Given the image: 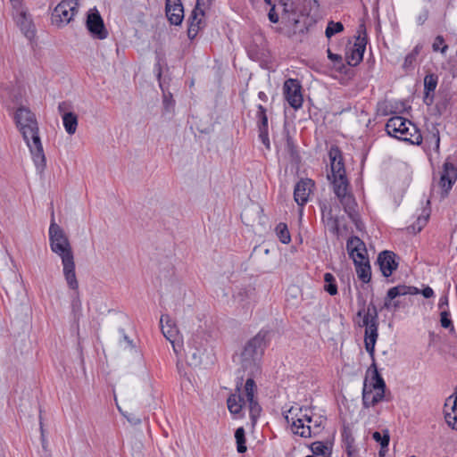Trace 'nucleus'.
Returning <instances> with one entry per match:
<instances>
[{
    "label": "nucleus",
    "mask_w": 457,
    "mask_h": 457,
    "mask_svg": "<svg viewBox=\"0 0 457 457\" xmlns=\"http://www.w3.org/2000/svg\"><path fill=\"white\" fill-rule=\"evenodd\" d=\"M364 301H362L361 308L358 311L357 315L359 317L363 316V326L367 327L370 326L371 323L378 322V313L377 307L373 303H370L368 305L367 311L365 312L364 309Z\"/></svg>",
    "instance_id": "obj_23"
},
{
    "label": "nucleus",
    "mask_w": 457,
    "mask_h": 457,
    "mask_svg": "<svg viewBox=\"0 0 457 457\" xmlns=\"http://www.w3.org/2000/svg\"><path fill=\"white\" fill-rule=\"evenodd\" d=\"M411 457H415L414 455L411 456Z\"/></svg>",
    "instance_id": "obj_63"
},
{
    "label": "nucleus",
    "mask_w": 457,
    "mask_h": 457,
    "mask_svg": "<svg viewBox=\"0 0 457 457\" xmlns=\"http://www.w3.org/2000/svg\"><path fill=\"white\" fill-rule=\"evenodd\" d=\"M395 256L394 252L387 250L378 254L377 262L384 277L388 278L397 269L398 263L395 262Z\"/></svg>",
    "instance_id": "obj_13"
},
{
    "label": "nucleus",
    "mask_w": 457,
    "mask_h": 457,
    "mask_svg": "<svg viewBox=\"0 0 457 457\" xmlns=\"http://www.w3.org/2000/svg\"><path fill=\"white\" fill-rule=\"evenodd\" d=\"M384 448H381V450L379 451V455L380 456H384V452L382 451Z\"/></svg>",
    "instance_id": "obj_61"
},
{
    "label": "nucleus",
    "mask_w": 457,
    "mask_h": 457,
    "mask_svg": "<svg viewBox=\"0 0 457 457\" xmlns=\"http://www.w3.org/2000/svg\"><path fill=\"white\" fill-rule=\"evenodd\" d=\"M370 370H373V371L371 376V382L369 385L373 386L374 389L386 388V383L381 375L378 373L376 362L371 363Z\"/></svg>",
    "instance_id": "obj_28"
},
{
    "label": "nucleus",
    "mask_w": 457,
    "mask_h": 457,
    "mask_svg": "<svg viewBox=\"0 0 457 457\" xmlns=\"http://www.w3.org/2000/svg\"><path fill=\"white\" fill-rule=\"evenodd\" d=\"M16 14V22L20 27L22 33L29 39H31L35 36V26L32 21L31 16L28 13L25 7L21 10L14 11Z\"/></svg>",
    "instance_id": "obj_14"
},
{
    "label": "nucleus",
    "mask_w": 457,
    "mask_h": 457,
    "mask_svg": "<svg viewBox=\"0 0 457 457\" xmlns=\"http://www.w3.org/2000/svg\"><path fill=\"white\" fill-rule=\"evenodd\" d=\"M306 457H315V456H314V455H308V456H306Z\"/></svg>",
    "instance_id": "obj_62"
},
{
    "label": "nucleus",
    "mask_w": 457,
    "mask_h": 457,
    "mask_svg": "<svg viewBox=\"0 0 457 457\" xmlns=\"http://www.w3.org/2000/svg\"><path fill=\"white\" fill-rule=\"evenodd\" d=\"M235 438L237 442V450L239 453H244L246 452V440H245V431L243 427H240L236 429Z\"/></svg>",
    "instance_id": "obj_32"
},
{
    "label": "nucleus",
    "mask_w": 457,
    "mask_h": 457,
    "mask_svg": "<svg viewBox=\"0 0 457 457\" xmlns=\"http://www.w3.org/2000/svg\"><path fill=\"white\" fill-rule=\"evenodd\" d=\"M366 38L358 36L353 45L352 53L347 56V63L351 66L358 65L363 59V54L366 48Z\"/></svg>",
    "instance_id": "obj_22"
},
{
    "label": "nucleus",
    "mask_w": 457,
    "mask_h": 457,
    "mask_svg": "<svg viewBox=\"0 0 457 457\" xmlns=\"http://www.w3.org/2000/svg\"><path fill=\"white\" fill-rule=\"evenodd\" d=\"M346 249L353 262L368 259L366 245L360 237L353 236L346 242Z\"/></svg>",
    "instance_id": "obj_15"
},
{
    "label": "nucleus",
    "mask_w": 457,
    "mask_h": 457,
    "mask_svg": "<svg viewBox=\"0 0 457 457\" xmlns=\"http://www.w3.org/2000/svg\"><path fill=\"white\" fill-rule=\"evenodd\" d=\"M365 340L377 342L378 333V322L371 323L370 326L365 327Z\"/></svg>",
    "instance_id": "obj_37"
},
{
    "label": "nucleus",
    "mask_w": 457,
    "mask_h": 457,
    "mask_svg": "<svg viewBox=\"0 0 457 457\" xmlns=\"http://www.w3.org/2000/svg\"><path fill=\"white\" fill-rule=\"evenodd\" d=\"M332 178L334 193L337 196H343L345 193H348L349 183L346 175H337Z\"/></svg>",
    "instance_id": "obj_25"
},
{
    "label": "nucleus",
    "mask_w": 457,
    "mask_h": 457,
    "mask_svg": "<svg viewBox=\"0 0 457 457\" xmlns=\"http://www.w3.org/2000/svg\"><path fill=\"white\" fill-rule=\"evenodd\" d=\"M311 450L314 455H325L328 447L322 442L316 441L311 445Z\"/></svg>",
    "instance_id": "obj_44"
},
{
    "label": "nucleus",
    "mask_w": 457,
    "mask_h": 457,
    "mask_svg": "<svg viewBox=\"0 0 457 457\" xmlns=\"http://www.w3.org/2000/svg\"><path fill=\"white\" fill-rule=\"evenodd\" d=\"M79 11L77 0H62L52 12V23L62 27L68 24Z\"/></svg>",
    "instance_id": "obj_6"
},
{
    "label": "nucleus",
    "mask_w": 457,
    "mask_h": 457,
    "mask_svg": "<svg viewBox=\"0 0 457 457\" xmlns=\"http://www.w3.org/2000/svg\"><path fill=\"white\" fill-rule=\"evenodd\" d=\"M283 95L292 108L297 110L303 106L302 85L298 79H287L283 85Z\"/></svg>",
    "instance_id": "obj_8"
},
{
    "label": "nucleus",
    "mask_w": 457,
    "mask_h": 457,
    "mask_svg": "<svg viewBox=\"0 0 457 457\" xmlns=\"http://www.w3.org/2000/svg\"><path fill=\"white\" fill-rule=\"evenodd\" d=\"M432 47L435 52L440 51L442 54H445L448 49V46L445 44V38L442 36L436 37Z\"/></svg>",
    "instance_id": "obj_42"
},
{
    "label": "nucleus",
    "mask_w": 457,
    "mask_h": 457,
    "mask_svg": "<svg viewBox=\"0 0 457 457\" xmlns=\"http://www.w3.org/2000/svg\"><path fill=\"white\" fill-rule=\"evenodd\" d=\"M71 108V105L68 102H62L58 104V112L62 116L64 112H70L69 109Z\"/></svg>",
    "instance_id": "obj_50"
},
{
    "label": "nucleus",
    "mask_w": 457,
    "mask_h": 457,
    "mask_svg": "<svg viewBox=\"0 0 457 457\" xmlns=\"http://www.w3.org/2000/svg\"><path fill=\"white\" fill-rule=\"evenodd\" d=\"M263 212V209L261 206H252L249 208H245L244 212L241 213V219L245 225H251V222L254 221V219H250V214H255L256 218L260 219L262 213Z\"/></svg>",
    "instance_id": "obj_29"
},
{
    "label": "nucleus",
    "mask_w": 457,
    "mask_h": 457,
    "mask_svg": "<svg viewBox=\"0 0 457 457\" xmlns=\"http://www.w3.org/2000/svg\"><path fill=\"white\" fill-rule=\"evenodd\" d=\"M418 294H420V289L416 287L398 285L396 287H391L388 289L384 299L383 308L388 311L396 312L403 306L402 302L396 299L397 297L407 295H414Z\"/></svg>",
    "instance_id": "obj_7"
},
{
    "label": "nucleus",
    "mask_w": 457,
    "mask_h": 457,
    "mask_svg": "<svg viewBox=\"0 0 457 457\" xmlns=\"http://www.w3.org/2000/svg\"><path fill=\"white\" fill-rule=\"evenodd\" d=\"M340 204L343 205L344 210L348 214L354 210L355 201L353 196L348 192L345 193L343 196H337Z\"/></svg>",
    "instance_id": "obj_34"
},
{
    "label": "nucleus",
    "mask_w": 457,
    "mask_h": 457,
    "mask_svg": "<svg viewBox=\"0 0 457 457\" xmlns=\"http://www.w3.org/2000/svg\"><path fill=\"white\" fill-rule=\"evenodd\" d=\"M444 411L447 424L457 429V386L454 394L446 399Z\"/></svg>",
    "instance_id": "obj_18"
},
{
    "label": "nucleus",
    "mask_w": 457,
    "mask_h": 457,
    "mask_svg": "<svg viewBox=\"0 0 457 457\" xmlns=\"http://www.w3.org/2000/svg\"><path fill=\"white\" fill-rule=\"evenodd\" d=\"M438 78L435 74H428L424 78L425 102L428 98L429 93L434 92L437 85Z\"/></svg>",
    "instance_id": "obj_30"
},
{
    "label": "nucleus",
    "mask_w": 457,
    "mask_h": 457,
    "mask_svg": "<svg viewBox=\"0 0 457 457\" xmlns=\"http://www.w3.org/2000/svg\"><path fill=\"white\" fill-rule=\"evenodd\" d=\"M421 49H422V46H420V45H417V46L412 49V51H411V52H413V53H414V54L419 55V54H420V50H421Z\"/></svg>",
    "instance_id": "obj_59"
},
{
    "label": "nucleus",
    "mask_w": 457,
    "mask_h": 457,
    "mask_svg": "<svg viewBox=\"0 0 457 457\" xmlns=\"http://www.w3.org/2000/svg\"><path fill=\"white\" fill-rule=\"evenodd\" d=\"M431 141L434 142L435 151L438 152L440 145V136L439 130L436 128H434L433 131L431 132Z\"/></svg>",
    "instance_id": "obj_49"
},
{
    "label": "nucleus",
    "mask_w": 457,
    "mask_h": 457,
    "mask_svg": "<svg viewBox=\"0 0 457 457\" xmlns=\"http://www.w3.org/2000/svg\"><path fill=\"white\" fill-rule=\"evenodd\" d=\"M417 56L418 55L414 54L413 52H411L410 54H408L405 57L403 64V69L408 70L410 68H413V65L416 62Z\"/></svg>",
    "instance_id": "obj_46"
},
{
    "label": "nucleus",
    "mask_w": 457,
    "mask_h": 457,
    "mask_svg": "<svg viewBox=\"0 0 457 457\" xmlns=\"http://www.w3.org/2000/svg\"><path fill=\"white\" fill-rule=\"evenodd\" d=\"M14 11L24 7L22 0H9Z\"/></svg>",
    "instance_id": "obj_54"
},
{
    "label": "nucleus",
    "mask_w": 457,
    "mask_h": 457,
    "mask_svg": "<svg viewBox=\"0 0 457 457\" xmlns=\"http://www.w3.org/2000/svg\"><path fill=\"white\" fill-rule=\"evenodd\" d=\"M49 242L53 253L62 260L63 276L71 289L78 288V280L75 272V262L72 247L64 230L55 223L54 212L49 227Z\"/></svg>",
    "instance_id": "obj_2"
},
{
    "label": "nucleus",
    "mask_w": 457,
    "mask_h": 457,
    "mask_svg": "<svg viewBox=\"0 0 457 457\" xmlns=\"http://www.w3.org/2000/svg\"><path fill=\"white\" fill-rule=\"evenodd\" d=\"M385 390L386 388H381L374 389V391H372V397L370 400L371 406H375L385 398Z\"/></svg>",
    "instance_id": "obj_45"
},
{
    "label": "nucleus",
    "mask_w": 457,
    "mask_h": 457,
    "mask_svg": "<svg viewBox=\"0 0 457 457\" xmlns=\"http://www.w3.org/2000/svg\"><path fill=\"white\" fill-rule=\"evenodd\" d=\"M258 97L263 102H266L268 100L267 95L262 91L259 92Z\"/></svg>",
    "instance_id": "obj_58"
},
{
    "label": "nucleus",
    "mask_w": 457,
    "mask_h": 457,
    "mask_svg": "<svg viewBox=\"0 0 457 457\" xmlns=\"http://www.w3.org/2000/svg\"><path fill=\"white\" fill-rule=\"evenodd\" d=\"M373 439L380 444L381 448H386L389 445L390 436L388 430H384L383 435L380 432L375 431L372 434Z\"/></svg>",
    "instance_id": "obj_38"
},
{
    "label": "nucleus",
    "mask_w": 457,
    "mask_h": 457,
    "mask_svg": "<svg viewBox=\"0 0 457 457\" xmlns=\"http://www.w3.org/2000/svg\"><path fill=\"white\" fill-rule=\"evenodd\" d=\"M160 324L163 336L167 340H169L171 343L174 351L178 353L175 342L179 335V330L175 323L169 315H162Z\"/></svg>",
    "instance_id": "obj_19"
},
{
    "label": "nucleus",
    "mask_w": 457,
    "mask_h": 457,
    "mask_svg": "<svg viewBox=\"0 0 457 457\" xmlns=\"http://www.w3.org/2000/svg\"><path fill=\"white\" fill-rule=\"evenodd\" d=\"M328 156L330 160L332 177L345 175V165L339 148L332 146L328 152Z\"/></svg>",
    "instance_id": "obj_21"
},
{
    "label": "nucleus",
    "mask_w": 457,
    "mask_h": 457,
    "mask_svg": "<svg viewBox=\"0 0 457 457\" xmlns=\"http://www.w3.org/2000/svg\"><path fill=\"white\" fill-rule=\"evenodd\" d=\"M372 391H374V388L368 385L366 378L362 389V405L364 408H370L371 406L370 400L372 397Z\"/></svg>",
    "instance_id": "obj_35"
},
{
    "label": "nucleus",
    "mask_w": 457,
    "mask_h": 457,
    "mask_svg": "<svg viewBox=\"0 0 457 457\" xmlns=\"http://www.w3.org/2000/svg\"><path fill=\"white\" fill-rule=\"evenodd\" d=\"M62 122L66 132L73 135L78 127V116L74 112H64L62 115Z\"/></svg>",
    "instance_id": "obj_26"
},
{
    "label": "nucleus",
    "mask_w": 457,
    "mask_h": 457,
    "mask_svg": "<svg viewBox=\"0 0 457 457\" xmlns=\"http://www.w3.org/2000/svg\"><path fill=\"white\" fill-rule=\"evenodd\" d=\"M14 120L30 151L37 170L42 172L46 166V159L39 137L36 115L29 108L21 106L15 112Z\"/></svg>",
    "instance_id": "obj_1"
},
{
    "label": "nucleus",
    "mask_w": 457,
    "mask_h": 457,
    "mask_svg": "<svg viewBox=\"0 0 457 457\" xmlns=\"http://www.w3.org/2000/svg\"><path fill=\"white\" fill-rule=\"evenodd\" d=\"M355 265V270L357 273L358 278L363 282V283H369L371 278V268L370 265L369 259H365L362 261L358 260L353 262Z\"/></svg>",
    "instance_id": "obj_24"
},
{
    "label": "nucleus",
    "mask_w": 457,
    "mask_h": 457,
    "mask_svg": "<svg viewBox=\"0 0 457 457\" xmlns=\"http://www.w3.org/2000/svg\"><path fill=\"white\" fill-rule=\"evenodd\" d=\"M285 420L291 424L294 434L304 438L319 435L323 430L326 422V419L322 416L303 413L302 408L295 409L294 407L288 410Z\"/></svg>",
    "instance_id": "obj_3"
},
{
    "label": "nucleus",
    "mask_w": 457,
    "mask_h": 457,
    "mask_svg": "<svg viewBox=\"0 0 457 457\" xmlns=\"http://www.w3.org/2000/svg\"><path fill=\"white\" fill-rule=\"evenodd\" d=\"M257 118L258 129H268V117L266 114V109L262 104L258 105Z\"/></svg>",
    "instance_id": "obj_39"
},
{
    "label": "nucleus",
    "mask_w": 457,
    "mask_h": 457,
    "mask_svg": "<svg viewBox=\"0 0 457 457\" xmlns=\"http://www.w3.org/2000/svg\"><path fill=\"white\" fill-rule=\"evenodd\" d=\"M254 289L250 287L240 288L236 295H234L235 300L238 303H245L246 300L250 299Z\"/></svg>",
    "instance_id": "obj_40"
},
{
    "label": "nucleus",
    "mask_w": 457,
    "mask_h": 457,
    "mask_svg": "<svg viewBox=\"0 0 457 457\" xmlns=\"http://www.w3.org/2000/svg\"><path fill=\"white\" fill-rule=\"evenodd\" d=\"M343 30H344V26L341 22L329 21L326 28L325 34H326L327 37L330 38L335 34L339 33Z\"/></svg>",
    "instance_id": "obj_41"
},
{
    "label": "nucleus",
    "mask_w": 457,
    "mask_h": 457,
    "mask_svg": "<svg viewBox=\"0 0 457 457\" xmlns=\"http://www.w3.org/2000/svg\"><path fill=\"white\" fill-rule=\"evenodd\" d=\"M386 131L390 137L412 145H419L422 142V135L416 125L402 116L391 117L386 124Z\"/></svg>",
    "instance_id": "obj_5"
},
{
    "label": "nucleus",
    "mask_w": 457,
    "mask_h": 457,
    "mask_svg": "<svg viewBox=\"0 0 457 457\" xmlns=\"http://www.w3.org/2000/svg\"><path fill=\"white\" fill-rule=\"evenodd\" d=\"M275 231L277 237L282 244H289L291 242V236L287 228V225L284 222H279L276 228Z\"/></svg>",
    "instance_id": "obj_31"
},
{
    "label": "nucleus",
    "mask_w": 457,
    "mask_h": 457,
    "mask_svg": "<svg viewBox=\"0 0 457 457\" xmlns=\"http://www.w3.org/2000/svg\"><path fill=\"white\" fill-rule=\"evenodd\" d=\"M243 385V376L239 378V381L237 382V391L238 394H232L227 401L228 411L232 414H239L243 409V406L246 404V401L240 394V388Z\"/></svg>",
    "instance_id": "obj_20"
},
{
    "label": "nucleus",
    "mask_w": 457,
    "mask_h": 457,
    "mask_svg": "<svg viewBox=\"0 0 457 457\" xmlns=\"http://www.w3.org/2000/svg\"><path fill=\"white\" fill-rule=\"evenodd\" d=\"M165 12L171 24L179 25L184 18V8L181 0H166Z\"/></svg>",
    "instance_id": "obj_16"
},
{
    "label": "nucleus",
    "mask_w": 457,
    "mask_h": 457,
    "mask_svg": "<svg viewBox=\"0 0 457 457\" xmlns=\"http://www.w3.org/2000/svg\"><path fill=\"white\" fill-rule=\"evenodd\" d=\"M445 306H448V297H447V295H443L439 299L438 308L441 311H443V310H445Z\"/></svg>",
    "instance_id": "obj_53"
},
{
    "label": "nucleus",
    "mask_w": 457,
    "mask_h": 457,
    "mask_svg": "<svg viewBox=\"0 0 457 457\" xmlns=\"http://www.w3.org/2000/svg\"><path fill=\"white\" fill-rule=\"evenodd\" d=\"M192 358H193V361H194V363H197L199 361H200V356H199V353L197 350H195L193 353H192Z\"/></svg>",
    "instance_id": "obj_57"
},
{
    "label": "nucleus",
    "mask_w": 457,
    "mask_h": 457,
    "mask_svg": "<svg viewBox=\"0 0 457 457\" xmlns=\"http://www.w3.org/2000/svg\"><path fill=\"white\" fill-rule=\"evenodd\" d=\"M364 345H365V349L366 351L369 353L371 360H372V362H376L375 361V345H376V342H370V341H368V340H365L364 339Z\"/></svg>",
    "instance_id": "obj_48"
},
{
    "label": "nucleus",
    "mask_w": 457,
    "mask_h": 457,
    "mask_svg": "<svg viewBox=\"0 0 457 457\" xmlns=\"http://www.w3.org/2000/svg\"><path fill=\"white\" fill-rule=\"evenodd\" d=\"M124 340L129 345H132V341L129 340V338L128 337V336L124 335Z\"/></svg>",
    "instance_id": "obj_60"
},
{
    "label": "nucleus",
    "mask_w": 457,
    "mask_h": 457,
    "mask_svg": "<svg viewBox=\"0 0 457 457\" xmlns=\"http://www.w3.org/2000/svg\"><path fill=\"white\" fill-rule=\"evenodd\" d=\"M427 220H428V218H420V217L418 218V220H417L418 225H419L418 231L421 230L422 227L425 226V224L427 223Z\"/></svg>",
    "instance_id": "obj_56"
},
{
    "label": "nucleus",
    "mask_w": 457,
    "mask_h": 457,
    "mask_svg": "<svg viewBox=\"0 0 457 457\" xmlns=\"http://www.w3.org/2000/svg\"><path fill=\"white\" fill-rule=\"evenodd\" d=\"M324 290L330 295H336L337 294V286L335 277L331 273L327 272L324 274Z\"/></svg>",
    "instance_id": "obj_33"
},
{
    "label": "nucleus",
    "mask_w": 457,
    "mask_h": 457,
    "mask_svg": "<svg viewBox=\"0 0 457 457\" xmlns=\"http://www.w3.org/2000/svg\"><path fill=\"white\" fill-rule=\"evenodd\" d=\"M128 421L132 424V425H138L141 423V419L135 416V415H130V416H126Z\"/></svg>",
    "instance_id": "obj_55"
},
{
    "label": "nucleus",
    "mask_w": 457,
    "mask_h": 457,
    "mask_svg": "<svg viewBox=\"0 0 457 457\" xmlns=\"http://www.w3.org/2000/svg\"><path fill=\"white\" fill-rule=\"evenodd\" d=\"M440 324L444 328H449L450 332L454 331V327L448 310H443L440 312Z\"/></svg>",
    "instance_id": "obj_36"
},
{
    "label": "nucleus",
    "mask_w": 457,
    "mask_h": 457,
    "mask_svg": "<svg viewBox=\"0 0 457 457\" xmlns=\"http://www.w3.org/2000/svg\"><path fill=\"white\" fill-rule=\"evenodd\" d=\"M457 179V169L453 163L446 161L443 165L439 185L446 196Z\"/></svg>",
    "instance_id": "obj_11"
},
{
    "label": "nucleus",
    "mask_w": 457,
    "mask_h": 457,
    "mask_svg": "<svg viewBox=\"0 0 457 457\" xmlns=\"http://www.w3.org/2000/svg\"><path fill=\"white\" fill-rule=\"evenodd\" d=\"M75 292L74 296L71 300V309L74 312L75 316L80 314L81 312V301L79 295V287L77 289H72Z\"/></svg>",
    "instance_id": "obj_43"
},
{
    "label": "nucleus",
    "mask_w": 457,
    "mask_h": 457,
    "mask_svg": "<svg viewBox=\"0 0 457 457\" xmlns=\"http://www.w3.org/2000/svg\"><path fill=\"white\" fill-rule=\"evenodd\" d=\"M314 183L312 179H301L295 187L294 199L298 205L303 206L309 199Z\"/></svg>",
    "instance_id": "obj_17"
},
{
    "label": "nucleus",
    "mask_w": 457,
    "mask_h": 457,
    "mask_svg": "<svg viewBox=\"0 0 457 457\" xmlns=\"http://www.w3.org/2000/svg\"><path fill=\"white\" fill-rule=\"evenodd\" d=\"M247 371V378L244 386V392L245 395V401L248 403V407L250 410L251 417L253 418L256 415L260 414L261 411V406L259 405L258 402L254 398V394L257 390L256 384L254 382V377L258 373H252V370H246Z\"/></svg>",
    "instance_id": "obj_10"
},
{
    "label": "nucleus",
    "mask_w": 457,
    "mask_h": 457,
    "mask_svg": "<svg viewBox=\"0 0 457 457\" xmlns=\"http://www.w3.org/2000/svg\"><path fill=\"white\" fill-rule=\"evenodd\" d=\"M268 335L269 332L267 330H261L247 341L240 356L241 367L244 370H252V373H260L259 361L267 347Z\"/></svg>",
    "instance_id": "obj_4"
},
{
    "label": "nucleus",
    "mask_w": 457,
    "mask_h": 457,
    "mask_svg": "<svg viewBox=\"0 0 457 457\" xmlns=\"http://www.w3.org/2000/svg\"><path fill=\"white\" fill-rule=\"evenodd\" d=\"M322 220L331 233L335 235L339 234V220L337 217L332 215L331 210L323 214Z\"/></svg>",
    "instance_id": "obj_27"
},
{
    "label": "nucleus",
    "mask_w": 457,
    "mask_h": 457,
    "mask_svg": "<svg viewBox=\"0 0 457 457\" xmlns=\"http://www.w3.org/2000/svg\"><path fill=\"white\" fill-rule=\"evenodd\" d=\"M259 130V138L262 143L266 146V148H270V139H269V129H258Z\"/></svg>",
    "instance_id": "obj_47"
},
{
    "label": "nucleus",
    "mask_w": 457,
    "mask_h": 457,
    "mask_svg": "<svg viewBox=\"0 0 457 457\" xmlns=\"http://www.w3.org/2000/svg\"><path fill=\"white\" fill-rule=\"evenodd\" d=\"M86 27L94 38L103 40L108 37L104 20L96 7L87 12Z\"/></svg>",
    "instance_id": "obj_9"
},
{
    "label": "nucleus",
    "mask_w": 457,
    "mask_h": 457,
    "mask_svg": "<svg viewBox=\"0 0 457 457\" xmlns=\"http://www.w3.org/2000/svg\"><path fill=\"white\" fill-rule=\"evenodd\" d=\"M328 57L334 62H342L343 58L341 55L333 54L330 49H328Z\"/></svg>",
    "instance_id": "obj_51"
},
{
    "label": "nucleus",
    "mask_w": 457,
    "mask_h": 457,
    "mask_svg": "<svg viewBox=\"0 0 457 457\" xmlns=\"http://www.w3.org/2000/svg\"><path fill=\"white\" fill-rule=\"evenodd\" d=\"M204 12L199 8V0H197V4L194 10L191 12V14L188 18V29L187 36L190 39H194L198 32L205 26V21L204 20Z\"/></svg>",
    "instance_id": "obj_12"
},
{
    "label": "nucleus",
    "mask_w": 457,
    "mask_h": 457,
    "mask_svg": "<svg viewBox=\"0 0 457 457\" xmlns=\"http://www.w3.org/2000/svg\"><path fill=\"white\" fill-rule=\"evenodd\" d=\"M420 293H421L425 298H430L434 295V291L430 287H426L421 291L420 290Z\"/></svg>",
    "instance_id": "obj_52"
}]
</instances>
